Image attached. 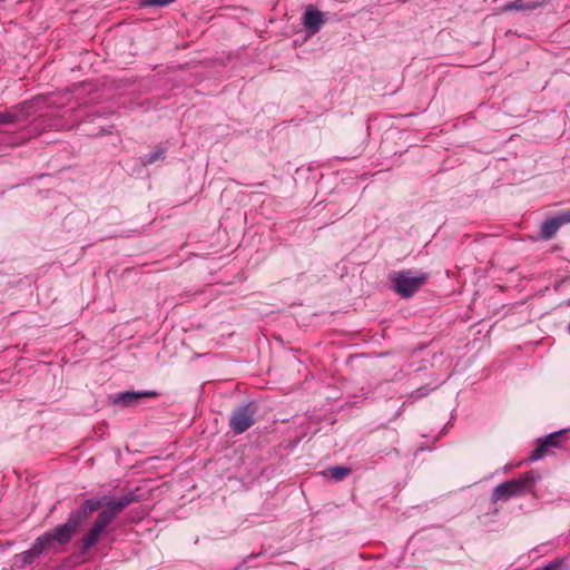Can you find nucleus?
<instances>
[{"instance_id":"obj_7","label":"nucleus","mask_w":570,"mask_h":570,"mask_svg":"<svg viewBox=\"0 0 570 570\" xmlns=\"http://www.w3.org/2000/svg\"><path fill=\"white\" fill-rule=\"evenodd\" d=\"M323 23L324 17L320 10L313 7H308L305 10L303 16V24L306 29L311 30L312 32H316L320 30Z\"/></svg>"},{"instance_id":"obj_8","label":"nucleus","mask_w":570,"mask_h":570,"mask_svg":"<svg viewBox=\"0 0 570 570\" xmlns=\"http://www.w3.org/2000/svg\"><path fill=\"white\" fill-rule=\"evenodd\" d=\"M155 395L154 392H132L126 391L112 396L111 402L114 404H121L124 406H131L138 402L141 397H148Z\"/></svg>"},{"instance_id":"obj_5","label":"nucleus","mask_w":570,"mask_h":570,"mask_svg":"<svg viewBox=\"0 0 570 570\" xmlns=\"http://www.w3.org/2000/svg\"><path fill=\"white\" fill-rule=\"evenodd\" d=\"M563 433L564 431H559L547 435L540 442V444L531 452L530 460L538 461L544 456L548 449L558 446L560 443V438L562 436Z\"/></svg>"},{"instance_id":"obj_15","label":"nucleus","mask_w":570,"mask_h":570,"mask_svg":"<svg viewBox=\"0 0 570 570\" xmlns=\"http://www.w3.org/2000/svg\"><path fill=\"white\" fill-rule=\"evenodd\" d=\"M132 499L128 495L122 497L121 499L117 501H110L108 504L111 507V509L118 514L124 508H126Z\"/></svg>"},{"instance_id":"obj_10","label":"nucleus","mask_w":570,"mask_h":570,"mask_svg":"<svg viewBox=\"0 0 570 570\" xmlns=\"http://www.w3.org/2000/svg\"><path fill=\"white\" fill-rule=\"evenodd\" d=\"M104 531H105V529L102 527H99L96 523H94L91 529L88 531V533L82 539V549L88 550L95 543H97Z\"/></svg>"},{"instance_id":"obj_6","label":"nucleus","mask_w":570,"mask_h":570,"mask_svg":"<svg viewBox=\"0 0 570 570\" xmlns=\"http://www.w3.org/2000/svg\"><path fill=\"white\" fill-rule=\"evenodd\" d=\"M50 546V537L41 535L32 544L31 549L17 556L22 564L31 563L47 547Z\"/></svg>"},{"instance_id":"obj_16","label":"nucleus","mask_w":570,"mask_h":570,"mask_svg":"<svg viewBox=\"0 0 570 570\" xmlns=\"http://www.w3.org/2000/svg\"><path fill=\"white\" fill-rule=\"evenodd\" d=\"M164 156V151L161 149H156L147 155H145V157L142 158V163L145 165H150V164H154L155 161L161 159Z\"/></svg>"},{"instance_id":"obj_12","label":"nucleus","mask_w":570,"mask_h":570,"mask_svg":"<svg viewBox=\"0 0 570 570\" xmlns=\"http://www.w3.org/2000/svg\"><path fill=\"white\" fill-rule=\"evenodd\" d=\"M541 6L539 1H524V0H515L504 6L503 10H534Z\"/></svg>"},{"instance_id":"obj_18","label":"nucleus","mask_w":570,"mask_h":570,"mask_svg":"<svg viewBox=\"0 0 570 570\" xmlns=\"http://www.w3.org/2000/svg\"><path fill=\"white\" fill-rule=\"evenodd\" d=\"M556 217L561 226L570 224V208L559 213Z\"/></svg>"},{"instance_id":"obj_9","label":"nucleus","mask_w":570,"mask_h":570,"mask_svg":"<svg viewBox=\"0 0 570 570\" xmlns=\"http://www.w3.org/2000/svg\"><path fill=\"white\" fill-rule=\"evenodd\" d=\"M102 505V501L99 499L86 500L80 510L73 511L70 514H78L80 517V524L82 521L94 511L98 510Z\"/></svg>"},{"instance_id":"obj_11","label":"nucleus","mask_w":570,"mask_h":570,"mask_svg":"<svg viewBox=\"0 0 570 570\" xmlns=\"http://www.w3.org/2000/svg\"><path fill=\"white\" fill-rule=\"evenodd\" d=\"M560 227L561 225L559 224V220L557 219L556 216L550 219H547L541 225V237L543 239H551L557 234Z\"/></svg>"},{"instance_id":"obj_19","label":"nucleus","mask_w":570,"mask_h":570,"mask_svg":"<svg viewBox=\"0 0 570 570\" xmlns=\"http://www.w3.org/2000/svg\"><path fill=\"white\" fill-rule=\"evenodd\" d=\"M175 0H144V6H159V7H164V6H168L170 4L171 2H174Z\"/></svg>"},{"instance_id":"obj_1","label":"nucleus","mask_w":570,"mask_h":570,"mask_svg":"<svg viewBox=\"0 0 570 570\" xmlns=\"http://www.w3.org/2000/svg\"><path fill=\"white\" fill-rule=\"evenodd\" d=\"M534 472L524 473L520 479L510 480L498 484L492 492V502L507 501L513 497H519L530 490L535 482Z\"/></svg>"},{"instance_id":"obj_2","label":"nucleus","mask_w":570,"mask_h":570,"mask_svg":"<svg viewBox=\"0 0 570 570\" xmlns=\"http://www.w3.org/2000/svg\"><path fill=\"white\" fill-rule=\"evenodd\" d=\"M429 275L423 272L407 269L396 272L391 276L394 289L402 297H411L428 281Z\"/></svg>"},{"instance_id":"obj_13","label":"nucleus","mask_w":570,"mask_h":570,"mask_svg":"<svg viewBox=\"0 0 570 570\" xmlns=\"http://www.w3.org/2000/svg\"><path fill=\"white\" fill-rule=\"evenodd\" d=\"M116 515H117V513L107 503V508L99 513V515H98L97 520L95 521V523L97 525L102 527L104 529H106L109 525V523L115 519Z\"/></svg>"},{"instance_id":"obj_4","label":"nucleus","mask_w":570,"mask_h":570,"mask_svg":"<svg viewBox=\"0 0 570 570\" xmlns=\"http://www.w3.org/2000/svg\"><path fill=\"white\" fill-rule=\"evenodd\" d=\"M79 525L80 517L78 514H70L66 523L55 528L52 532L45 533L43 535L50 537V543L52 541L66 543L71 539Z\"/></svg>"},{"instance_id":"obj_14","label":"nucleus","mask_w":570,"mask_h":570,"mask_svg":"<svg viewBox=\"0 0 570 570\" xmlns=\"http://www.w3.org/2000/svg\"><path fill=\"white\" fill-rule=\"evenodd\" d=\"M351 470L344 466H335L328 470V473L332 479L336 481L343 480L345 476L350 474Z\"/></svg>"},{"instance_id":"obj_3","label":"nucleus","mask_w":570,"mask_h":570,"mask_svg":"<svg viewBox=\"0 0 570 570\" xmlns=\"http://www.w3.org/2000/svg\"><path fill=\"white\" fill-rule=\"evenodd\" d=\"M255 407L246 404L236 409L230 417L229 425L235 433H243L254 423Z\"/></svg>"},{"instance_id":"obj_20","label":"nucleus","mask_w":570,"mask_h":570,"mask_svg":"<svg viewBox=\"0 0 570 570\" xmlns=\"http://www.w3.org/2000/svg\"><path fill=\"white\" fill-rule=\"evenodd\" d=\"M415 394H416V397H422L428 394V391H425V390L423 391V389H420L415 392Z\"/></svg>"},{"instance_id":"obj_17","label":"nucleus","mask_w":570,"mask_h":570,"mask_svg":"<svg viewBox=\"0 0 570 570\" xmlns=\"http://www.w3.org/2000/svg\"><path fill=\"white\" fill-rule=\"evenodd\" d=\"M17 121V117L11 111L0 112V125L13 124Z\"/></svg>"}]
</instances>
